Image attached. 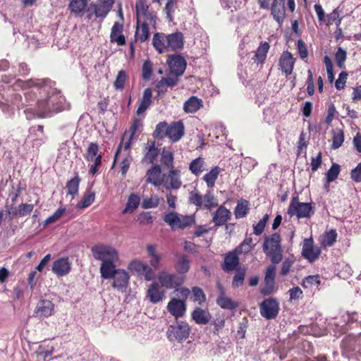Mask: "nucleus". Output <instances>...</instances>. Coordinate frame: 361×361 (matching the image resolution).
<instances>
[{"mask_svg": "<svg viewBox=\"0 0 361 361\" xmlns=\"http://www.w3.org/2000/svg\"><path fill=\"white\" fill-rule=\"evenodd\" d=\"M337 238V233L336 230L331 229L324 232L321 236V244L324 247H331L334 245Z\"/></svg>", "mask_w": 361, "mask_h": 361, "instance_id": "obj_45", "label": "nucleus"}, {"mask_svg": "<svg viewBox=\"0 0 361 361\" xmlns=\"http://www.w3.org/2000/svg\"><path fill=\"white\" fill-rule=\"evenodd\" d=\"M159 204V199L157 196L145 198L142 202V207L144 209L154 208Z\"/></svg>", "mask_w": 361, "mask_h": 361, "instance_id": "obj_64", "label": "nucleus"}, {"mask_svg": "<svg viewBox=\"0 0 361 361\" xmlns=\"http://www.w3.org/2000/svg\"><path fill=\"white\" fill-rule=\"evenodd\" d=\"M153 64L150 60H145L142 66V78L145 80H149L152 75Z\"/></svg>", "mask_w": 361, "mask_h": 361, "instance_id": "obj_59", "label": "nucleus"}, {"mask_svg": "<svg viewBox=\"0 0 361 361\" xmlns=\"http://www.w3.org/2000/svg\"><path fill=\"white\" fill-rule=\"evenodd\" d=\"M163 220L172 230L184 229L195 224V219L192 215H179L177 212H170L166 214Z\"/></svg>", "mask_w": 361, "mask_h": 361, "instance_id": "obj_4", "label": "nucleus"}, {"mask_svg": "<svg viewBox=\"0 0 361 361\" xmlns=\"http://www.w3.org/2000/svg\"><path fill=\"white\" fill-rule=\"evenodd\" d=\"M180 171L171 169L168 173L162 174L161 185L166 190H178L181 187Z\"/></svg>", "mask_w": 361, "mask_h": 361, "instance_id": "obj_9", "label": "nucleus"}, {"mask_svg": "<svg viewBox=\"0 0 361 361\" xmlns=\"http://www.w3.org/2000/svg\"><path fill=\"white\" fill-rule=\"evenodd\" d=\"M148 257L150 258L149 264L154 269L157 270L160 268L161 255L157 250L155 245L148 244L146 247Z\"/></svg>", "mask_w": 361, "mask_h": 361, "instance_id": "obj_28", "label": "nucleus"}, {"mask_svg": "<svg viewBox=\"0 0 361 361\" xmlns=\"http://www.w3.org/2000/svg\"><path fill=\"white\" fill-rule=\"evenodd\" d=\"M95 194L93 192L84 195L82 200L78 203L77 208L83 209L90 206L94 201Z\"/></svg>", "mask_w": 361, "mask_h": 361, "instance_id": "obj_56", "label": "nucleus"}, {"mask_svg": "<svg viewBox=\"0 0 361 361\" xmlns=\"http://www.w3.org/2000/svg\"><path fill=\"white\" fill-rule=\"evenodd\" d=\"M255 246V244L253 243L252 238L250 237H246L243 241L234 249V250L238 255H245L250 252Z\"/></svg>", "mask_w": 361, "mask_h": 361, "instance_id": "obj_43", "label": "nucleus"}, {"mask_svg": "<svg viewBox=\"0 0 361 361\" xmlns=\"http://www.w3.org/2000/svg\"><path fill=\"white\" fill-rule=\"evenodd\" d=\"M168 312L176 319L183 317L186 312V303L184 300L173 298L167 305Z\"/></svg>", "mask_w": 361, "mask_h": 361, "instance_id": "obj_15", "label": "nucleus"}, {"mask_svg": "<svg viewBox=\"0 0 361 361\" xmlns=\"http://www.w3.org/2000/svg\"><path fill=\"white\" fill-rule=\"evenodd\" d=\"M344 141V133L341 129H336L334 131L333 135V143L331 148L336 149L339 148L343 143Z\"/></svg>", "mask_w": 361, "mask_h": 361, "instance_id": "obj_55", "label": "nucleus"}, {"mask_svg": "<svg viewBox=\"0 0 361 361\" xmlns=\"http://www.w3.org/2000/svg\"><path fill=\"white\" fill-rule=\"evenodd\" d=\"M220 172L221 168L219 166H215L208 173L204 174L202 179L205 181L209 188H212L214 186Z\"/></svg>", "mask_w": 361, "mask_h": 361, "instance_id": "obj_37", "label": "nucleus"}, {"mask_svg": "<svg viewBox=\"0 0 361 361\" xmlns=\"http://www.w3.org/2000/svg\"><path fill=\"white\" fill-rule=\"evenodd\" d=\"M320 283V277L319 275L309 276L303 280L302 286L305 288H310L312 286L318 287Z\"/></svg>", "mask_w": 361, "mask_h": 361, "instance_id": "obj_61", "label": "nucleus"}, {"mask_svg": "<svg viewBox=\"0 0 361 361\" xmlns=\"http://www.w3.org/2000/svg\"><path fill=\"white\" fill-rule=\"evenodd\" d=\"M204 209L212 210L218 207V200L213 194L212 191L207 190L203 196V205Z\"/></svg>", "mask_w": 361, "mask_h": 361, "instance_id": "obj_44", "label": "nucleus"}, {"mask_svg": "<svg viewBox=\"0 0 361 361\" xmlns=\"http://www.w3.org/2000/svg\"><path fill=\"white\" fill-rule=\"evenodd\" d=\"M159 152V149L156 147V142L149 140L145 146V154L142 162L145 164H154Z\"/></svg>", "mask_w": 361, "mask_h": 361, "instance_id": "obj_18", "label": "nucleus"}, {"mask_svg": "<svg viewBox=\"0 0 361 361\" xmlns=\"http://www.w3.org/2000/svg\"><path fill=\"white\" fill-rule=\"evenodd\" d=\"M184 36L181 32L177 31L171 34L155 32L152 37V46L159 54L170 51L178 52L184 47Z\"/></svg>", "mask_w": 361, "mask_h": 361, "instance_id": "obj_1", "label": "nucleus"}, {"mask_svg": "<svg viewBox=\"0 0 361 361\" xmlns=\"http://www.w3.org/2000/svg\"><path fill=\"white\" fill-rule=\"evenodd\" d=\"M128 75L124 70L118 71L116 78L114 82V87L117 90H123L125 87V84L127 80Z\"/></svg>", "mask_w": 361, "mask_h": 361, "instance_id": "obj_53", "label": "nucleus"}, {"mask_svg": "<svg viewBox=\"0 0 361 361\" xmlns=\"http://www.w3.org/2000/svg\"><path fill=\"white\" fill-rule=\"evenodd\" d=\"M271 10L274 18L279 23H281L283 20L286 14L285 1L274 0Z\"/></svg>", "mask_w": 361, "mask_h": 361, "instance_id": "obj_27", "label": "nucleus"}, {"mask_svg": "<svg viewBox=\"0 0 361 361\" xmlns=\"http://www.w3.org/2000/svg\"><path fill=\"white\" fill-rule=\"evenodd\" d=\"M54 310V304L49 300H41L36 306L34 317L43 319L52 315Z\"/></svg>", "mask_w": 361, "mask_h": 361, "instance_id": "obj_17", "label": "nucleus"}, {"mask_svg": "<svg viewBox=\"0 0 361 361\" xmlns=\"http://www.w3.org/2000/svg\"><path fill=\"white\" fill-rule=\"evenodd\" d=\"M321 254V250L318 247H314L312 238H305L303 240L302 255L309 262H313Z\"/></svg>", "mask_w": 361, "mask_h": 361, "instance_id": "obj_13", "label": "nucleus"}, {"mask_svg": "<svg viewBox=\"0 0 361 361\" xmlns=\"http://www.w3.org/2000/svg\"><path fill=\"white\" fill-rule=\"evenodd\" d=\"M115 0H97L90 4V9L94 11V16L104 19L111 11Z\"/></svg>", "mask_w": 361, "mask_h": 361, "instance_id": "obj_10", "label": "nucleus"}, {"mask_svg": "<svg viewBox=\"0 0 361 361\" xmlns=\"http://www.w3.org/2000/svg\"><path fill=\"white\" fill-rule=\"evenodd\" d=\"M250 209V204L248 200L243 198L238 200L234 209V215L235 219H242L245 217L249 213Z\"/></svg>", "mask_w": 361, "mask_h": 361, "instance_id": "obj_34", "label": "nucleus"}, {"mask_svg": "<svg viewBox=\"0 0 361 361\" xmlns=\"http://www.w3.org/2000/svg\"><path fill=\"white\" fill-rule=\"evenodd\" d=\"M87 6V0H71L68 8L71 13L78 15L82 13Z\"/></svg>", "mask_w": 361, "mask_h": 361, "instance_id": "obj_47", "label": "nucleus"}, {"mask_svg": "<svg viewBox=\"0 0 361 361\" xmlns=\"http://www.w3.org/2000/svg\"><path fill=\"white\" fill-rule=\"evenodd\" d=\"M51 271L58 277L68 275L71 271V262L68 257H60L52 264Z\"/></svg>", "mask_w": 361, "mask_h": 361, "instance_id": "obj_16", "label": "nucleus"}, {"mask_svg": "<svg viewBox=\"0 0 361 361\" xmlns=\"http://www.w3.org/2000/svg\"><path fill=\"white\" fill-rule=\"evenodd\" d=\"M174 268L179 274H185L190 268V262L186 255L177 256Z\"/></svg>", "mask_w": 361, "mask_h": 361, "instance_id": "obj_35", "label": "nucleus"}, {"mask_svg": "<svg viewBox=\"0 0 361 361\" xmlns=\"http://www.w3.org/2000/svg\"><path fill=\"white\" fill-rule=\"evenodd\" d=\"M99 145L96 142H90L88 145V147L86 150L85 154H84V157L85 160L88 162H91L97 156H99Z\"/></svg>", "mask_w": 361, "mask_h": 361, "instance_id": "obj_48", "label": "nucleus"}, {"mask_svg": "<svg viewBox=\"0 0 361 361\" xmlns=\"http://www.w3.org/2000/svg\"><path fill=\"white\" fill-rule=\"evenodd\" d=\"M117 261H106L102 262L100 266L101 277L104 279H109L114 277L118 269H116L115 263Z\"/></svg>", "mask_w": 361, "mask_h": 361, "instance_id": "obj_29", "label": "nucleus"}, {"mask_svg": "<svg viewBox=\"0 0 361 361\" xmlns=\"http://www.w3.org/2000/svg\"><path fill=\"white\" fill-rule=\"evenodd\" d=\"M312 212V207L310 203L300 202L298 197H295V215L298 218H306Z\"/></svg>", "mask_w": 361, "mask_h": 361, "instance_id": "obj_31", "label": "nucleus"}, {"mask_svg": "<svg viewBox=\"0 0 361 361\" xmlns=\"http://www.w3.org/2000/svg\"><path fill=\"white\" fill-rule=\"evenodd\" d=\"M80 183V178L78 173L74 178L71 179L66 183V188L67 190V195H70L72 197H74L78 194L79 185Z\"/></svg>", "mask_w": 361, "mask_h": 361, "instance_id": "obj_41", "label": "nucleus"}, {"mask_svg": "<svg viewBox=\"0 0 361 361\" xmlns=\"http://www.w3.org/2000/svg\"><path fill=\"white\" fill-rule=\"evenodd\" d=\"M161 164L164 169H173V154L170 150L164 149L161 154Z\"/></svg>", "mask_w": 361, "mask_h": 361, "instance_id": "obj_39", "label": "nucleus"}, {"mask_svg": "<svg viewBox=\"0 0 361 361\" xmlns=\"http://www.w3.org/2000/svg\"><path fill=\"white\" fill-rule=\"evenodd\" d=\"M276 267L269 265L265 271L264 286L261 288L260 293L264 295H271L275 289Z\"/></svg>", "mask_w": 361, "mask_h": 361, "instance_id": "obj_12", "label": "nucleus"}, {"mask_svg": "<svg viewBox=\"0 0 361 361\" xmlns=\"http://www.w3.org/2000/svg\"><path fill=\"white\" fill-rule=\"evenodd\" d=\"M192 319L197 324H207L211 319V314L207 310H202L200 307L194 309L191 314Z\"/></svg>", "mask_w": 361, "mask_h": 361, "instance_id": "obj_33", "label": "nucleus"}, {"mask_svg": "<svg viewBox=\"0 0 361 361\" xmlns=\"http://www.w3.org/2000/svg\"><path fill=\"white\" fill-rule=\"evenodd\" d=\"M91 252L96 260L104 262L106 261H118L119 255L118 251L112 246L99 243L91 247Z\"/></svg>", "mask_w": 361, "mask_h": 361, "instance_id": "obj_6", "label": "nucleus"}, {"mask_svg": "<svg viewBox=\"0 0 361 361\" xmlns=\"http://www.w3.org/2000/svg\"><path fill=\"white\" fill-rule=\"evenodd\" d=\"M111 279H113V288L121 292L126 291L130 279V276L126 271L118 269L117 273Z\"/></svg>", "mask_w": 361, "mask_h": 361, "instance_id": "obj_20", "label": "nucleus"}, {"mask_svg": "<svg viewBox=\"0 0 361 361\" xmlns=\"http://www.w3.org/2000/svg\"><path fill=\"white\" fill-rule=\"evenodd\" d=\"M281 237L275 233L266 238L263 244V251L271 259L273 264H278L282 259Z\"/></svg>", "mask_w": 361, "mask_h": 361, "instance_id": "obj_2", "label": "nucleus"}, {"mask_svg": "<svg viewBox=\"0 0 361 361\" xmlns=\"http://www.w3.org/2000/svg\"><path fill=\"white\" fill-rule=\"evenodd\" d=\"M162 174L161 166L154 164L146 173L145 182L147 183H150L155 187L161 186Z\"/></svg>", "mask_w": 361, "mask_h": 361, "instance_id": "obj_22", "label": "nucleus"}, {"mask_svg": "<svg viewBox=\"0 0 361 361\" xmlns=\"http://www.w3.org/2000/svg\"><path fill=\"white\" fill-rule=\"evenodd\" d=\"M167 63L170 71L176 77L180 76L185 72L187 62L184 57L178 54H173L169 56Z\"/></svg>", "mask_w": 361, "mask_h": 361, "instance_id": "obj_11", "label": "nucleus"}, {"mask_svg": "<svg viewBox=\"0 0 361 361\" xmlns=\"http://www.w3.org/2000/svg\"><path fill=\"white\" fill-rule=\"evenodd\" d=\"M205 161L204 159L202 157H198L193 159L190 165L189 169L192 173L198 176H200L204 170Z\"/></svg>", "mask_w": 361, "mask_h": 361, "instance_id": "obj_42", "label": "nucleus"}, {"mask_svg": "<svg viewBox=\"0 0 361 361\" xmlns=\"http://www.w3.org/2000/svg\"><path fill=\"white\" fill-rule=\"evenodd\" d=\"M235 271H236L232 281V286L234 288H238L242 286L244 283L246 269L244 268H238V269H235Z\"/></svg>", "mask_w": 361, "mask_h": 361, "instance_id": "obj_54", "label": "nucleus"}, {"mask_svg": "<svg viewBox=\"0 0 361 361\" xmlns=\"http://www.w3.org/2000/svg\"><path fill=\"white\" fill-rule=\"evenodd\" d=\"M124 25L123 23L115 22L111 29L110 42L118 46L126 44V37L123 35Z\"/></svg>", "mask_w": 361, "mask_h": 361, "instance_id": "obj_23", "label": "nucleus"}, {"mask_svg": "<svg viewBox=\"0 0 361 361\" xmlns=\"http://www.w3.org/2000/svg\"><path fill=\"white\" fill-rule=\"evenodd\" d=\"M335 59L337 63V66L340 68H345V61L346 60V51L343 49L341 47H339L335 54Z\"/></svg>", "mask_w": 361, "mask_h": 361, "instance_id": "obj_62", "label": "nucleus"}, {"mask_svg": "<svg viewBox=\"0 0 361 361\" xmlns=\"http://www.w3.org/2000/svg\"><path fill=\"white\" fill-rule=\"evenodd\" d=\"M169 125L166 121L160 122L157 124L155 130L153 132V136L155 138L162 140L168 135Z\"/></svg>", "mask_w": 361, "mask_h": 361, "instance_id": "obj_49", "label": "nucleus"}, {"mask_svg": "<svg viewBox=\"0 0 361 361\" xmlns=\"http://www.w3.org/2000/svg\"><path fill=\"white\" fill-rule=\"evenodd\" d=\"M166 292L157 281L152 282L147 288L146 297L153 304H157L163 300Z\"/></svg>", "mask_w": 361, "mask_h": 361, "instance_id": "obj_14", "label": "nucleus"}, {"mask_svg": "<svg viewBox=\"0 0 361 361\" xmlns=\"http://www.w3.org/2000/svg\"><path fill=\"white\" fill-rule=\"evenodd\" d=\"M238 255L234 250L226 253L221 266L222 269L226 272H231L238 269L240 263Z\"/></svg>", "mask_w": 361, "mask_h": 361, "instance_id": "obj_24", "label": "nucleus"}, {"mask_svg": "<svg viewBox=\"0 0 361 361\" xmlns=\"http://www.w3.org/2000/svg\"><path fill=\"white\" fill-rule=\"evenodd\" d=\"M203 106V101L196 96H191L183 104V110L187 114H194Z\"/></svg>", "mask_w": 361, "mask_h": 361, "instance_id": "obj_30", "label": "nucleus"}, {"mask_svg": "<svg viewBox=\"0 0 361 361\" xmlns=\"http://www.w3.org/2000/svg\"><path fill=\"white\" fill-rule=\"evenodd\" d=\"M190 334V328L185 321L176 320L167 329L166 336L169 341L179 343L185 341Z\"/></svg>", "mask_w": 361, "mask_h": 361, "instance_id": "obj_5", "label": "nucleus"}, {"mask_svg": "<svg viewBox=\"0 0 361 361\" xmlns=\"http://www.w3.org/2000/svg\"><path fill=\"white\" fill-rule=\"evenodd\" d=\"M38 107V117L44 118L47 114L50 112V107L49 106V101L47 99L37 101Z\"/></svg>", "mask_w": 361, "mask_h": 361, "instance_id": "obj_58", "label": "nucleus"}, {"mask_svg": "<svg viewBox=\"0 0 361 361\" xmlns=\"http://www.w3.org/2000/svg\"><path fill=\"white\" fill-rule=\"evenodd\" d=\"M140 202V197L139 195L135 193L130 194L128 198L126 206L122 213H133L138 207Z\"/></svg>", "mask_w": 361, "mask_h": 361, "instance_id": "obj_38", "label": "nucleus"}, {"mask_svg": "<svg viewBox=\"0 0 361 361\" xmlns=\"http://www.w3.org/2000/svg\"><path fill=\"white\" fill-rule=\"evenodd\" d=\"M216 303L225 310H234L238 306L237 302H233L230 298L225 296L224 291L217 298Z\"/></svg>", "mask_w": 361, "mask_h": 361, "instance_id": "obj_40", "label": "nucleus"}, {"mask_svg": "<svg viewBox=\"0 0 361 361\" xmlns=\"http://www.w3.org/2000/svg\"><path fill=\"white\" fill-rule=\"evenodd\" d=\"M159 285L166 289L176 288L181 286L185 280L184 277L179 276L176 274H171L161 271L157 276Z\"/></svg>", "mask_w": 361, "mask_h": 361, "instance_id": "obj_7", "label": "nucleus"}, {"mask_svg": "<svg viewBox=\"0 0 361 361\" xmlns=\"http://www.w3.org/2000/svg\"><path fill=\"white\" fill-rule=\"evenodd\" d=\"M34 208L33 204H27V203H22L20 204L18 209L15 211L11 213L8 212V213L11 214L10 219H13L14 216H25L32 212Z\"/></svg>", "mask_w": 361, "mask_h": 361, "instance_id": "obj_46", "label": "nucleus"}, {"mask_svg": "<svg viewBox=\"0 0 361 361\" xmlns=\"http://www.w3.org/2000/svg\"><path fill=\"white\" fill-rule=\"evenodd\" d=\"M185 133V126L182 121L172 122L168 127L167 137L172 142L180 140Z\"/></svg>", "mask_w": 361, "mask_h": 361, "instance_id": "obj_21", "label": "nucleus"}, {"mask_svg": "<svg viewBox=\"0 0 361 361\" xmlns=\"http://www.w3.org/2000/svg\"><path fill=\"white\" fill-rule=\"evenodd\" d=\"M149 24H146L145 23H140V25L136 23V31L135 34V42L137 40H139L140 42H145L148 39L149 37Z\"/></svg>", "mask_w": 361, "mask_h": 361, "instance_id": "obj_36", "label": "nucleus"}, {"mask_svg": "<svg viewBox=\"0 0 361 361\" xmlns=\"http://www.w3.org/2000/svg\"><path fill=\"white\" fill-rule=\"evenodd\" d=\"M189 202L197 207H202L203 205V196H202L197 191H191L189 196Z\"/></svg>", "mask_w": 361, "mask_h": 361, "instance_id": "obj_63", "label": "nucleus"}, {"mask_svg": "<svg viewBox=\"0 0 361 361\" xmlns=\"http://www.w3.org/2000/svg\"><path fill=\"white\" fill-rule=\"evenodd\" d=\"M125 135H126V133L123 135V137L121 139V141L120 144L118 145V146L117 147L116 152L115 153L114 160V162H113L112 167H114L115 166L116 160H117V158H118V156L120 154L122 147H123L125 150H129L130 149V147H131V145H132L133 141L135 139V137H133L131 135H129L127 141L123 143Z\"/></svg>", "mask_w": 361, "mask_h": 361, "instance_id": "obj_51", "label": "nucleus"}, {"mask_svg": "<svg viewBox=\"0 0 361 361\" xmlns=\"http://www.w3.org/2000/svg\"><path fill=\"white\" fill-rule=\"evenodd\" d=\"M279 66L286 75H290L293 69V57L290 52L285 51L279 59Z\"/></svg>", "mask_w": 361, "mask_h": 361, "instance_id": "obj_25", "label": "nucleus"}, {"mask_svg": "<svg viewBox=\"0 0 361 361\" xmlns=\"http://www.w3.org/2000/svg\"><path fill=\"white\" fill-rule=\"evenodd\" d=\"M139 105L136 111L137 115L143 114L152 103V91L149 87L146 88L142 94V98L138 102Z\"/></svg>", "mask_w": 361, "mask_h": 361, "instance_id": "obj_26", "label": "nucleus"}, {"mask_svg": "<svg viewBox=\"0 0 361 361\" xmlns=\"http://www.w3.org/2000/svg\"><path fill=\"white\" fill-rule=\"evenodd\" d=\"M190 299L194 302H197L200 305H202L206 301V295L202 288L197 286H194L192 288V295Z\"/></svg>", "mask_w": 361, "mask_h": 361, "instance_id": "obj_52", "label": "nucleus"}, {"mask_svg": "<svg viewBox=\"0 0 361 361\" xmlns=\"http://www.w3.org/2000/svg\"><path fill=\"white\" fill-rule=\"evenodd\" d=\"M259 311L262 317L267 319H275L279 312V303L273 298L264 299L259 305Z\"/></svg>", "mask_w": 361, "mask_h": 361, "instance_id": "obj_8", "label": "nucleus"}, {"mask_svg": "<svg viewBox=\"0 0 361 361\" xmlns=\"http://www.w3.org/2000/svg\"><path fill=\"white\" fill-rule=\"evenodd\" d=\"M269 48L270 46L268 42H262L252 57L254 63L257 65L264 63Z\"/></svg>", "mask_w": 361, "mask_h": 361, "instance_id": "obj_32", "label": "nucleus"}, {"mask_svg": "<svg viewBox=\"0 0 361 361\" xmlns=\"http://www.w3.org/2000/svg\"><path fill=\"white\" fill-rule=\"evenodd\" d=\"M231 219V212L225 206L221 205L212 213V222L215 226L225 225Z\"/></svg>", "mask_w": 361, "mask_h": 361, "instance_id": "obj_19", "label": "nucleus"}, {"mask_svg": "<svg viewBox=\"0 0 361 361\" xmlns=\"http://www.w3.org/2000/svg\"><path fill=\"white\" fill-rule=\"evenodd\" d=\"M41 85H42V82H40V80L39 79H36V80L30 79V80H23L20 79H18L16 81L14 86L16 87L21 88V89H27V88H30L32 87H41Z\"/></svg>", "mask_w": 361, "mask_h": 361, "instance_id": "obj_50", "label": "nucleus"}, {"mask_svg": "<svg viewBox=\"0 0 361 361\" xmlns=\"http://www.w3.org/2000/svg\"><path fill=\"white\" fill-rule=\"evenodd\" d=\"M135 11L137 24L138 25L142 23H145L154 27H156L157 13L149 8V5L147 3V0H137L135 3Z\"/></svg>", "mask_w": 361, "mask_h": 361, "instance_id": "obj_3", "label": "nucleus"}, {"mask_svg": "<svg viewBox=\"0 0 361 361\" xmlns=\"http://www.w3.org/2000/svg\"><path fill=\"white\" fill-rule=\"evenodd\" d=\"M177 8V0H167L164 7V11L166 13L167 18L169 22L173 21V13Z\"/></svg>", "mask_w": 361, "mask_h": 361, "instance_id": "obj_57", "label": "nucleus"}, {"mask_svg": "<svg viewBox=\"0 0 361 361\" xmlns=\"http://www.w3.org/2000/svg\"><path fill=\"white\" fill-rule=\"evenodd\" d=\"M340 173V166L338 164H333L326 173V181L331 183L335 180Z\"/></svg>", "mask_w": 361, "mask_h": 361, "instance_id": "obj_60", "label": "nucleus"}]
</instances>
